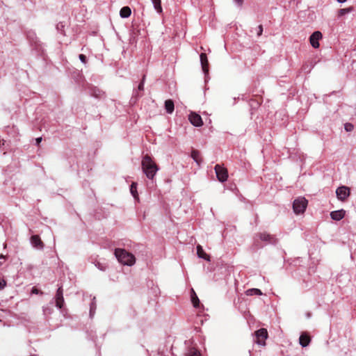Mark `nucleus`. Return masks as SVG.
Wrapping results in <instances>:
<instances>
[{
    "instance_id": "26",
    "label": "nucleus",
    "mask_w": 356,
    "mask_h": 356,
    "mask_svg": "<svg viewBox=\"0 0 356 356\" xmlns=\"http://www.w3.org/2000/svg\"><path fill=\"white\" fill-rule=\"evenodd\" d=\"M145 75H143V79H142V81L140 82V83L139 84V86L138 87V90L142 91V90H144V81H145Z\"/></svg>"
},
{
    "instance_id": "15",
    "label": "nucleus",
    "mask_w": 356,
    "mask_h": 356,
    "mask_svg": "<svg viewBox=\"0 0 356 356\" xmlns=\"http://www.w3.org/2000/svg\"><path fill=\"white\" fill-rule=\"evenodd\" d=\"M197 254L200 258H202L207 261H210L209 255H208L204 252V250H203L202 247L200 245H197Z\"/></svg>"
},
{
    "instance_id": "25",
    "label": "nucleus",
    "mask_w": 356,
    "mask_h": 356,
    "mask_svg": "<svg viewBox=\"0 0 356 356\" xmlns=\"http://www.w3.org/2000/svg\"><path fill=\"white\" fill-rule=\"evenodd\" d=\"M344 129L348 132L352 131L353 130V129H354V126L351 123H346L344 124Z\"/></svg>"
},
{
    "instance_id": "18",
    "label": "nucleus",
    "mask_w": 356,
    "mask_h": 356,
    "mask_svg": "<svg viewBox=\"0 0 356 356\" xmlns=\"http://www.w3.org/2000/svg\"><path fill=\"white\" fill-rule=\"evenodd\" d=\"M191 302L194 307L197 308L200 307V300L193 289H191Z\"/></svg>"
},
{
    "instance_id": "8",
    "label": "nucleus",
    "mask_w": 356,
    "mask_h": 356,
    "mask_svg": "<svg viewBox=\"0 0 356 356\" xmlns=\"http://www.w3.org/2000/svg\"><path fill=\"white\" fill-rule=\"evenodd\" d=\"M188 120L195 127H201L203 125V121L201 116L195 112L191 113L188 115Z\"/></svg>"
},
{
    "instance_id": "9",
    "label": "nucleus",
    "mask_w": 356,
    "mask_h": 356,
    "mask_svg": "<svg viewBox=\"0 0 356 356\" xmlns=\"http://www.w3.org/2000/svg\"><path fill=\"white\" fill-rule=\"evenodd\" d=\"M321 38H322V33L320 31H316L314 32L309 37V42H310L311 45L315 49L318 48L319 47L318 41Z\"/></svg>"
},
{
    "instance_id": "11",
    "label": "nucleus",
    "mask_w": 356,
    "mask_h": 356,
    "mask_svg": "<svg viewBox=\"0 0 356 356\" xmlns=\"http://www.w3.org/2000/svg\"><path fill=\"white\" fill-rule=\"evenodd\" d=\"M31 244L38 249H42L44 248V243L42 241L38 235H33L31 237Z\"/></svg>"
},
{
    "instance_id": "22",
    "label": "nucleus",
    "mask_w": 356,
    "mask_h": 356,
    "mask_svg": "<svg viewBox=\"0 0 356 356\" xmlns=\"http://www.w3.org/2000/svg\"><path fill=\"white\" fill-rule=\"evenodd\" d=\"M130 191L131 193L133 195V196L135 198L138 197V193H137V184L135 182H133L130 187Z\"/></svg>"
},
{
    "instance_id": "2",
    "label": "nucleus",
    "mask_w": 356,
    "mask_h": 356,
    "mask_svg": "<svg viewBox=\"0 0 356 356\" xmlns=\"http://www.w3.org/2000/svg\"><path fill=\"white\" fill-rule=\"evenodd\" d=\"M115 255L118 261L124 265L132 266L136 262V258L134 254L127 252L124 249L116 248Z\"/></svg>"
},
{
    "instance_id": "1",
    "label": "nucleus",
    "mask_w": 356,
    "mask_h": 356,
    "mask_svg": "<svg viewBox=\"0 0 356 356\" xmlns=\"http://www.w3.org/2000/svg\"><path fill=\"white\" fill-rule=\"evenodd\" d=\"M142 170L147 177L153 179L159 168L150 156L145 155L142 160Z\"/></svg>"
},
{
    "instance_id": "35",
    "label": "nucleus",
    "mask_w": 356,
    "mask_h": 356,
    "mask_svg": "<svg viewBox=\"0 0 356 356\" xmlns=\"http://www.w3.org/2000/svg\"><path fill=\"white\" fill-rule=\"evenodd\" d=\"M5 259V257H4L3 254H1V255H0V259Z\"/></svg>"
},
{
    "instance_id": "5",
    "label": "nucleus",
    "mask_w": 356,
    "mask_h": 356,
    "mask_svg": "<svg viewBox=\"0 0 356 356\" xmlns=\"http://www.w3.org/2000/svg\"><path fill=\"white\" fill-rule=\"evenodd\" d=\"M256 343L259 345L265 346L266 339L268 338V331L265 328H261L255 332Z\"/></svg>"
},
{
    "instance_id": "6",
    "label": "nucleus",
    "mask_w": 356,
    "mask_h": 356,
    "mask_svg": "<svg viewBox=\"0 0 356 356\" xmlns=\"http://www.w3.org/2000/svg\"><path fill=\"white\" fill-rule=\"evenodd\" d=\"M337 198L341 201H345L350 195V188L347 186H343L339 187L336 191Z\"/></svg>"
},
{
    "instance_id": "34",
    "label": "nucleus",
    "mask_w": 356,
    "mask_h": 356,
    "mask_svg": "<svg viewBox=\"0 0 356 356\" xmlns=\"http://www.w3.org/2000/svg\"><path fill=\"white\" fill-rule=\"evenodd\" d=\"M339 3L346 2L347 0H337Z\"/></svg>"
},
{
    "instance_id": "21",
    "label": "nucleus",
    "mask_w": 356,
    "mask_h": 356,
    "mask_svg": "<svg viewBox=\"0 0 356 356\" xmlns=\"http://www.w3.org/2000/svg\"><path fill=\"white\" fill-rule=\"evenodd\" d=\"M155 10L159 13H162L161 1V0H152Z\"/></svg>"
},
{
    "instance_id": "36",
    "label": "nucleus",
    "mask_w": 356,
    "mask_h": 356,
    "mask_svg": "<svg viewBox=\"0 0 356 356\" xmlns=\"http://www.w3.org/2000/svg\"><path fill=\"white\" fill-rule=\"evenodd\" d=\"M1 264V262L0 261V265Z\"/></svg>"
},
{
    "instance_id": "10",
    "label": "nucleus",
    "mask_w": 356,
    "mask_h": 356,
    "mask_svg": "<svg viewBox=\"0 0 356 356\" xmlns=\"http://www.w3.org/2000/svg\"><path fill=\"white\" fill-rule=\"evenodd\" d=\"M56 306L61 309L64 305L63 290L62 286H60L55 296Z\"/></svg>"
},
{
    "instance_id": "7",
    "label": "nucleus",
    "mask_w": 356,
    "mask_h": 356,
    "mask_svg": "<svg viewBox=\"0 0 356 356\" xmlns=\"http://www.w3.org/2000/svg\"><path fill=\"white\" fill-rule=\"evenodd\" d=\"M257 236L259 237L261 241H265L269 244H276L278 241L277 238L275 236L270 235L266 232L259 233L257 234Z\"/></svg>"
},
{
    "instance_id": "12",
    "label": "nucleus",
    "mask_w": 356,
    "mask_h": 356,
    "mask_svg": "<svg viewBox=\"0 0 356 356\" xmlns=\"http://www.w3.org/2000/svg\"><path fill=\"white\" fill-rule=\"evenodd\" d=\"M200 61L202 64V70L204 73H207L209 71V61L207 59V54L205 53H202L200 54Z\"/></svg>"
},
{
    "instance_id": "30",
    "label": "nucleus",
    "mask_w": 356,
    "mask_h": 356,
    "mask_svg": "<svg viewBox=\"0 0 356 356\" xmlns=\"http://www.w3.org/2000/svg\"><path fill=\"white\" fill-rule=\"evenodd\" d=\"M6 286V282L4 280L0 278V290L3 289V287Z\"/></svg>"
},
{
    "instance_id": "4",
    "label": "nucleus",
    "mask_w": 356,
    "mask_h": 356,
    "mask_svg": "<svg viewBox=\"0 0 356 356\" xmlns=\"http://www.w3.org/2000/svg\"><path fill=\"white\" fill-rule=\"evenodd\" d=\"M217 179L220 182H225L228 178L227 169L219 164H216L214 167Z\"/></svg>"
},
{
    "instance_id": "16",
    "label": "nucleus",
    "mask_w": 356,
    "mask_h": 356,
    "mask_svg": "<svg viewBox=\"0 0 356 356\" xmlns=\"http://www.w3.org/2000/svg\"><path fill=\"white\" fill-rule=\"evenodd\" d=\"M165 108L168 113H172L175 110V104L172 99H167L165 102Z\"/></svg>"
},
{
    "instance_id": "33",
    "label": "nucleus",
    "mask_w": 356,
    "mask_h": 356,
    "mask_svg": "<svg viewBox=\"0 0 356 356\" xmlns=\"http://www.w3.org/2000/svg\"><path fill=\"white\" fill-rule=\"evenodd\" d=\"M41 141H42V138L41 137L36 138V144H37V145H39L40 143H41Z\"/></svg>"
},
{
    "instance_id": "29",
    "label": "nucleus",
    "mask_w": 356,
    "mask_h": 356,
    "mask_svg": "<svg viewBox=\"0 0 356 356\" xmlns=\"http://www.w3.org/2000/svg\"><path fill=\"white\" fill-rule=\"evenodd\" d=\"M258 33H257V35L258 36H260L262 35V33H263V26L262 25H259L258 26Z\"/></svg>"
},
{
    "instance_id": "23",
    "label": "nucleus",
    "mask_w": 356,
    "mask_h": 356,
    "mask_svg": "<svg viewBox=\"0 0 356 356\" xmlns=\"http://www.w3.org/2000/svg\"><path fill=\"white\" fill-rule=\"evenodd\" d=\"M353 10V8H342V9H340L339 10V13H338V15L339 16H343L348 13H350V11H352Z\"/></svg>"
},
{
    "instance_id": "14",
    "label": "nucleus",
    "mask_w": 356,
    "mask_h": 356,
    "mask_svg": "<svg viewBox=\"0 0 356 356\" xmlns=\"http://www.w3.org/2000/svg\"><path fill=\"white\" fill-rule=\"evenodd\" d=\"M345 211L343 209L334 211L330 213V216L332 220H340L344 218Z\"/></svg>"
},
{
    "instance_id": "31",
    "label": "nucleus",
    "mask_w": 356,
    "mask_h": 356,
    "mask_svg": "<svg viewBox=\"0 0 356 356\" xmlns=\"http://www.w3.org/2000/svg\"><path fill=\"white\" fill-rule=\"evenodd\" d=\"M93 309H95V304L92 303V305L90 306V316L93 315V312H94Z\"/></svg>"
},
{
    "instance_id": "20",
    "label": "nucleus",
    "mask_w": 356,
    "mask_h": 356,
    "mask_svg": "<svg viewBox=\"0 0 356 356\" xmlns=\"http://www.w3.org/2000/svg\"><path fill=\"white\" fill-rule=\"evenodd\" d=\"M245 293L247 296H254V295L261 296V295H262V292L261 291L260 289H250L246 291Z\"/></svg>"
},
{
    "instance_id": "19",
    "label": "nucleus",
    "mask_w": 356,
    "mask_h": 356,
    "mask_svg": "<svg viewBox=\"0 0 356 356\" xmlns=\"http://www.w3.org/2000/svg\"><path fill=\"white\" fill-rule=\"evenodd\" d=\"M191 157L193 159V160L200 165L202 162V158L200 156V152L198 150L193 149L191 152Z\"/></svg>"
},
{
    "instance_id": "13",
    "label": "nucleus",
    "mask_w": 356,
    "mask_h": 356,
    "mask_svg": "<svg viewBox=\"0 0 356 356\" xmlns=\"http://www.w3.org/2000/svg\"><path fill=\"white\" fill-rule=\"evenodd\" d=\"M311 338L309 334L305 332L301 334L299 338V342L302 347L307 346L309 344Z\"/></svg>"
},
{
    "instance_id": "28",
    "label": "nucleus",
    "mask_w": 356,
    "mask_h": 356,
    "mask_svg": "<svg viewBox=\"0 0 356 356\" xmlns=\"http://www.w3.org/2000/svg\"><path fill=\"white\" fill-rule=\"evenodd\" d=\"M79 57V59L81 60V61L83 63L86 64L87 63V58H86V56L85 55L80 54Z\"/></svg>"
},
{
    "instance_id": "32",
    "label": "nucleus",
    "mask_w": 356,
    "mask_h": 356,
    "mask_svg": "<svg viewBox=\"0 0 356 356\" xmlns=\"http://www.w3.org/2000/svg\"><path fill=\"white\" fill-rule=\"evenodd\" d=\"M234 1L238 4V6H241L243 4V0H234Z\"/></svg>"
},
{
    "instance_id": "3",
    "label": "nucleus",
    "mask_w": 356,
    "mask_h": 356,
    "mask_svg": "<svg viewBox=\"0 0 356 356\" xmlns=\"http://www.w3.org/2000/svg\"><path fill=\"white\" fill-rule=\"evenodd\" d=\"M308 204V201L304 197H299L293 202V210L297 215L303 213Z\"/></svg>"
},
{
    "instance_id": "24",
    "label": "nucleus",
    "mask_w": 356,
    "mask_h": 356,
    "mask_svg": "<svg viewBox=\"0 0 356 356\" xmlns=\"http://www.w3.org/2000/svg\"><path fill=\"white\" fill-rule=\"evenodd\" d=\"M200 353L195 349V348H193V349H191L188 353V356H200Z\"/></svg>"
},
{
    "instance_id": "17",
    "label": "nucleus",
    "mask_w": 356,
    "mask_h": 356,
    "mask_svg": "<svg viewBox=\"0 0 356 356\" xmlns=\"http://www.w3.org/2000/svg\"><path fill=\"white\" fill-rule=\"evenodd\" d=\"M131 14V10L129 6H124L120 11V15L122 18L129 17Z\"/></svg>"
},
{
    "instance_id": "27",
    "label": "nucleus",
    "mask_w": 356,
    "mask_h": 356,
    "mask_svg": "<svg viewBox=\"0 0 356 356\" xmlns=\"http://www.w3.org/2000/svg\"><path fill=\"white\" fill-rule=\"evenodd\" d=\"M31 293L34 294H43V292L38 289L36 287H33Z\"/></svg>"
}]
</instances>
